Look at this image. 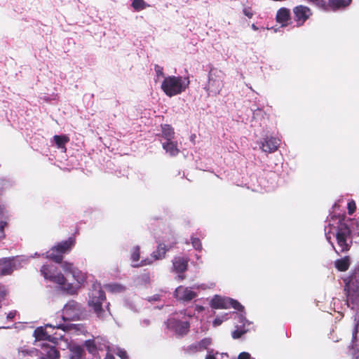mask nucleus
Here are the masks:
<instances>
[{
  "instance_id": "34",
  "label": "nucleus",
  "mask_w": 359,
  "mask_h": 359,
  "mask_svg": "<svg viewBox=\"0 0 359 359\" xmlns=\"http://www.w3.org/2000/svg\"><path fill=\"white\" fill-rule=\"evenodd\" d=\"M191 244L193 247L197 250H202V243L199 238L191 237Z\"/></svg>"
},
{
  "instance_id": "1",
  "label": "nucleus",
  "mask_w": 359,
  "mask_h": 359,
  "mask_svg": "<svg viewBox=\"0 0 359 359\" xmlns=\"http://www.w3.org/2000/svg\"><path fill=\"white\" fill-rule=\"evenodd\" d=\"M190 84L189 76H165L161 83V90L168 97H171L186 91Z\"/></svg>"
},
{
  "instance_id": "33",
  "label": "nucleus",
  "mask_w": 359,
  "mask_h": 359,
  "mask_svg": "<svg viewBox=\"0 0 359 359\" xmlns=\"http://www.w3.org/2000/svg\"><path fill=\"white\" fill-rule=\"evenodd\" d=\"M359 332V327H355L352 330V338H351V347L355 348L357 346L358 342V333Z\"/></svg>"
},
{
  "instance_id": "11",
  "label": "nucleus",
  "mask_w": 359,
  "mask_h": 359,
  "mask_svg": "<svg viewBox=\"0 0 359 359\" xmlns=\"http://www.w3.org/2000/svg\"><path fill=\"white\" fill-rule=\"evenodd\" d=\"M280 144V140L273 137H266L261 142V149L266 153H273L276 151Z\"/></svg>"
},
{
  "instance_id": "30",
  "label": "nucleus",
  "mask_w": 359,
  "mask_h": 359,
  "mask_svg": "<svg viewBox=\"0 0 359 359\" xmlns=\"http://www.w3.org/2000/svg\"><path fill=\"white\" fill-rule=\"evenodd\" d=\"M233 308L239 311L244 310V306L241 305L237 300L229 297L226 309Z\"/></svg>"
},
{
  "instance_id": "13",
  "label": "nucleus",
  "mask_w": 359,
  "mask_h": 359,
  "mask_svg": "<svg viewBox=\"0 0 359 359\" xmlns=\"http://www.w3.org/2000/svg\"><path fill=\"white\" fill-rule=\"evenodd\" d=\"M14 268L13 259L6 257L0 259V277L8 276L13 273Z\"/></svg>"
},
{
  "instance_id": "42",
  "label": "nucleus",
  "mask_w": 359,
  "mask_h": 359,
  "mask_svg": "<svg viewBox=\"0 0 359 359\" xmlns=\"http://www.w3.org/2000/svg\"><path fill=\"white\" fill-rule=\"evenodd\" d=\"M238 359H250V355L247 352H242L238 355Z\"/></svg>"
},
{
  "instance_id": "40",
  "label": "nucleus",
  "mask_w": 359,
  "mask_h": 359,
  "mask_svg": "<svg viewBox=\"0 0 359 359\" xmlns=\"http://www.w3.org/2000/svg\"><path fill=\"white\" fill-rule=\"evenodd\" d=\"M154 70H155L158 77L164 76L163 67H161L158 65H155Z\"/></svg>"
},
{
  "instance_id": "37",
  "label": "nucleus",
  "mask_w": 359,
  "mask_h": 359,
  "mask_svg": "<svg viewBox=\"0 0 359 359\" xmlns=\"http://www.w3.org/2000/svg\"><path fill=\"white\" fill-rule=\"evenodd\" d=\"M347 208H348V215H353V212L356 210V205H355V201L353 200H351V201H349L348 203Z\"/></svg>"
},
{
  "instance_id": "17",
  "label": "nucleus",
  "mask_w": 359,
  "mask_h": 359,
  "mask_svg": "<svg viewBox=\"0 0 359 359\" xmlns=\"http://www.w3.org/2000/svg\"><path fill=\"white\" fill-rule=\"evenodd\" d=\"M173 327L176 333L180 335H184L189 331L190 324L188 321L175 320L173 321Z\"/></svg>"
},
{
  "instance_id": "15",
  "label": "nucleus",
  "mask_w": 359,
  "mask_h": 359,
  "mask_svg": "<svg viewBox=\"0 0 359 359\" xmlns=\"http://www.w3.org/2000/svg\"><path fill=\"white\" fill-rule=\"evenodd\" d=\"M177 242H174L172 245H165V244L160 243L155 251L151 255L154 260H159L165 257L166 252L170 250L173 245L176 244Z\"/></svg>"
},
{
  "instance_id": "47",
  "label": "nucleus",
  "mask_w": 359,
  "mask_h": 359,
  "mask_svg": "<svg viewBox=\"0 0 359 359\" xmlns=\"http://www.w3.org/2000/svg\"><path fill=\"white\" fill-rule=\"evenodd\" d=\"M205 359H216V358L212 354H208L206 355Z\"/></svg>"
},
{
  "instance_id": "46",
  "label": "nucleus",
  "mask_w": 359,
  "mask_h": 359,
  "mask_svg": "<svg viewBox=\"0 0 359 359\" xmlns=\"http://www.w3.org/2000/svg\"><path fill=\"white\" fill-rule=\"evenodd\" d=\"M104 359H115V358L111 353H107Z\"/></svg>"
},
{
  "instance_id": "7",
  "label": "nucleus",
  "mask_w": 359,
  "mask_h": 359,
  "mask_svg": "<svg viewBox=\"0 0 359 359\" xmlns=\"http://www.w3.org/2000/svg\"><path fill=\"white\" fill-rule=\"evenodd\" d=\"M106 300L105 292L101 289H93L90 294L88 305L91 307L98 318H102L104 311L102 304Z\"/></svg>"
},
{
  "instance_id": "3",
  "label": "nucleus",
  "mask_w": 359,
  "mask_h": 359,
  "mask_svg": "<svg viewBox=\"0 0 359 359\" xmlns=\"http://www.w3.org/2000/svg\"><path fill=\"white\" fill-rule=\"evenodd\" d=\"M344 291L346 297V304L352 309H359V272L355 273L345 280Z\"/></svg>"
},
{
  "instance_id": "27",
  "label": "nucleus",
  "mask_w": 359,
  "mask_h": 359,
  "mask_svg": "<svg viewBox=\"0 0 359 359\" xmlns=\"http://www.w3.org/2000/svg\"><path fill=\"white\" fill-rule=\"evenodd\" d=\"M55 267L53 266L43 265L41 269V273L46 279L51 280L54 273Z\"/></svg>"
},
{
  "instance_id": "50",
  "label": "nucleus",
  "mask_w": 359,
  "mask_h": 359,
  "mask_svg": "<svg viewBox=\"0 0 359 359\" xmlns=\"http://www.w3.org/2000/svg\"><path fill=\"white\" fill-rule=\"evenodd\" d=\"M311 1H312L313 3H314L315 4H317L318 2H319L320 0H310Z\"/></svg>"
},
{
  "instance_id": "35",
  "label": "nucleus",
  "mask_w": 359,
  "mask_h": 359,
  "mask_svg": "<svg viewBox=\"0 0 359 359\" xmlns=\"http://www.w3.org/2000/svg\"><path fill=\"white\" fill-rule=\"evenodd\" d=\"M211 344V339L209 338H205L201 340L198 343L200 348L207 349Z\"/></svg>"
},
{
  "instance_id": "16",
  "label": "nucleus",
  "mask_w": 359,
  "mask_h": 359,
  "mask_svg": "<svg viewBox=\"0 0 359 359\" xmlns=\"http://www.w3.org/2000/svg\"><path fill=\"white\" fill-rule=\"evenodd\" d=\"M75 238L69 237L67 241L59 243L55 247L59 250L62 254H67L71 251L75 245Z\"/></svg>"
},
{
  "instance_id": "22",
  "label": "nucleus",
  "mask_w": 359,
  "mask_h": 359,
  "mask_svg": "<svg viewBox=\"0 0 359 359\" xmlns=\"http://www.w3.org/2000/svg\"><path fill=\"white\" fill-rule=\"evenodd\" d=\"M46 257L51 259L55 263H62L63 259V254L59 251L55 247H53L50 251L46 252Z\"/></svg>"
},
{
  "instance_id": "49",
  "label": "nucleus",
  "mask_w": 359,
  "mask_h": 359,
  "mask_svg": "<svg viewBox=\"0 0 359 359\" xmlns=\"http://www.w3.org/2000/svg\"><path fill=\"white\" fill-rule=\"evenodd\" d=\"M178 274H179V275H178V277H179V278H180L181 280H184V279L185 278V276H184L183 273H178Z\"/></svg>"
},
{
  "instance_id": "14",
  "label": "nucleus",
  "mask_w": 359,
  "mask_h": 359,
  "mask_svg": "<svg viewBox=\"0 0 359 359\" xmlns=\"http://www.w3.org/2000/svg\"><path fill=\"white\" fill-rule=\"evenodd\" d=\"M188 257H177L172 261L174 271L177 273H184L188 268Z\"/></svg>"
},
{
  "instance_id": "25",
  "label": "nucleus",
  "mask_w": 359,
  "mask_h": 359,
  "mask_svg": "<svg viewBox=\"0 0 359 359\" xmlns=\"http://www.w3.org/2000/svg\"><path fill=\"white\" fill-rule=\"evenodd\" d=\"M161 137L166 141L172 140L175 138L174 129L170 125L162 126Z\"/></svg>"
},
{
  "instance_id": "45",
  "label": "nucleus",
  "mask_w": 359,
  "mask_h": 359,
  "mask_svg": "<svg viewBox=\"0 0 359 359\" xmlns=\"http://www.w3.org/2000/svg\"><path fill=\"white\" fill-rule=\"evenodd\" d=\"M355 323L354 325L355 327H359V312L357 313L355 318Z\"/></svg>"
},
{
  "instance_id": "19",
  "label": "nucleus",
  "mask_w": 359,
  "mask_h": 359,
  "mask_svg": "<svg viewBox=\"0 0 359 359\" xmlns=\"http://www.w3.org/2000/svg\"><path fill=\"white\" fill-rule=\"evenodd\" d=\"M229 297H222L219 295H215L212 299L210 302V306L212 309H226V306L228 304Z\"/></svg>"
},
{
  "instance_id": "39",
  "label": "nucleus",
  "mask_w": 359,
  "mask_h": 359,
  "mask_svg": "<svg viewBox=\"0 0 359 359\" xmlns=\"http://www.w3.org/2000/svg\"><path fill=\"white\" fill-rule=\"evenodd\" d=\"M327 1L328 0H320L316 5L324 10H330L327 5Z\"/></svg>"
},
{
  "instance_id": "12",
  "label": "nucleus",
  "mask_w": 359,
  "mask_h": 359,
  "mask_svg": "<svg viewBox=\"0 0 359 359\" xmlns=\"http://www.w3.org/2000/svg\"><path fill=\"white\" fill-rule=\"evenodd\" d=\"M140 246L137 245L133 248L132 252H131V257L130 259L133 262H135L132 264L133 267L137 268L146 265L151 264L153 261L149 260V259H142V261L140 260Z\"/></svg>"
},
{
  "instance_id": "4",
  "label": "nucleus",
  "mask_w": 359,
  "mask_h": 359,
  "mask_svg": "<svg viewBox=\"0 0 359 359\" xmlns=\"http://www.w3.org/2000/svg\"><path fill=\"white\" fill-rule=\"evenodd\" d=\"M351 230L348 225L344 222L339 221L337 226L336 239L339 250L335 249L334 244L331 243L337 254L344 253L349 251L353 244Z\"/></svg>"
},
{
  "instance_id": "10",
  "label": "nucleus",
  "mask_w": 359,
  "mask_h": 359,
  "mask_svg": "<svg viewBox=\"0 0 359 359\" xmlns=\"http://www.w3.org/2000/svg\"><path fill=\"white\" fill-rule=\"evenodd\" d=\"M293 13L294 15V20L296 21L298 27L302 26L312 15L310 8L302 5L295 6L293 8Z\"/></svg>"
},
{
  "instance_id": "20",
  "label": "nucleus",
  "mask_w": 359,
  "mask_h": 359,
  "mask_svg": "<svg viewBox=\"0 0 359 359\" xmlns=\"http://www.w3.org/2000/svg\"><path fill=\"white\" fill-rule=\"evenodd\" d=\"M163 148L171 156H175L180 153V149L177 147V142L172 140L166 141L162 143Z\"/></svg>"
},
{
  "instance_id": "48",
  "label": "nucleus",
  "mask_w": 359,
  "mask_h": 359,
  "mask_svg": "<svg viewBox=\"0 0 359 359\" xmlns=\"http://www.w3.org/2000/svg\"><path fill=\"white\" fill-rule=\"evenodd\" d=\"M196 310L198 311H202L204 310V307L202 306H196Z\"/></svg>"
},
{
  "instance_id": "26",
  "label": "nucleus",
  "mask_w": 359,
  "mask_h": 359,
  "mask_svg": "<svg viewBox=\"0 0 359 359\" xmlns=\"http://www.w3.org/2000/svg\"><path fill=\"white\" fill-rule=\"evenodd\" d=\"M50 281L61 285V287L65 290H69V287H65L67 280H66L65 277L64 276V275L61 273H57V274H53V277H51ZM68 286H69V285H68Z\"/></svg>"
},
{
  "instance_id": "2",
  "label": "nucleus",
  "mask_w": 359,
  "mask_h": 359,
  "mask_svg": "<svg viewBox=\"0 0 359 359\" xmlns=\"http://www.w3.org/2000/svg\"><path fill=\"white\" fill-rule=\"evenodd\" d=\"M41 348V351L34 348L21 349L18 352V357L20 359H60V351L55 346L43 343Z\"/></svg>"
},
{
  "instance_id": "31",
  "label": "nucleus",
  "mask_w": 359,
  "mask_h": 359,
  "mask_svg": "<svg viewBox=\"0 0 359 359\" xmlns=\"http://www.w3.org/2000/svg\"><path fill=\"white\" fill-rule=\"evenodd\" d=\"M83 353V349L81 346H74L72 349L70 359H81Z\"/></svg>"
},
{
  "instance_id": "32",
  "label": "nucleus",
  "mask_w": 359,
  "mask_h": 359,
  "mask_svg": "<svg viewBox=\"0 0 359 359\" xmlns=\"http://www.w3.org/2000/svg\"><path fill=\"white\" fill-rule=\"evenodd\" d=\"M132 6L135 11H139L146 8V3L144 0H133Z\"/></svg>"
},
{
  "instance_id": "24",
  "label": "nucleus",
  "mask_w": 359,
  "mask_h": 359,
  "mask_svg": "<svg viewBox=\"0 0 359 359\" xmlns=\"http://www.w3.org/2000/svg\"><path fill=\"white\" fill-rule=\"evenodd\" d=\"M54 142L58 149H64L65 151H66L67 148L65 144L69 142V138L68 136L63 135H54L53 137Z\"/></svg>"
},
{
  "instance_id": "6",
  "label": "nucleus",
  "mask_w": 359,
  "mask_h": 359,
  "mask_svg": "<svg viewBox=\"0 0 359 359\" xmlns=\"http://www.w3.org/2000/svg\"><path fill=\"white\" fill-rule=\"evenodd\" d=\"M85 315V309L82 305L74 300L69 301L62 309L63 320H79Z\"/></svg>"
},
{
  "instance_id": "43",
  "label": "nucleus",
  "mask_w": 359,
  "mask_h": 359,
  "mask_svg": "<svg viewBox=\"0 0 359 359\" xmlns=\"http://www.w3.org/2000/svg\"><path fill=\"white\" fill-rule=\"evenodd\" d=\"M6 222H1L0 223V238L2 236L1 235L4 234V228L6 226Z\"/></svg>"
},
{
  "instance_id": "44",
  "label": "nucleus",
  "mask_w": 359,
  "mask_h": 359,
  "mask_svg": "<svg viewBox=\"0 0 359 359\" xmlns=\"http://www.w3.org/2000/svg\"><path fill=\"white\" fill-rule=\"evenodd\" d=\"M222 323V320L220 318H215L213 321L214 326H219Z\"/></svg>"
},
{
  "instance_id": "21",
  "label": "nucleus",
  "mask_w": 359,
  "mask_h": 359,
  "mask_svg": "<svg viewBox=\"0 0 359 359\" xmlns=\"http://www.w3.org/2000/svg\"><path fill=\"white\" fill-rule=\"evenodd\" d=\"M352 0H328L327 5L332 11L344 8L349 6Z\"/></svg>"
},
{
  "instance_id": "52",
  "label": "nucleus",
  "mask_w": 359,
  "mask_h": 359,
  "mask_svg": "<svg viewBox=\"0 0 359 359\" xmlns=\"http://www.w3.org/2000/svg\"><path fill=\"white\" fill-rule=\"evenodd\" d=\"M356 359H359V358H357Z\"/></svg>"
},
{
  "instance_id": "28",
  "label": "nucleus",
  "mask_w": 359,
  "mask_h": 359,
  "mask_svg": "<svg viewBox=\"0 0 359 359\" xmlns=\"http://www.w3.org/2000/svg\"><path fill=\"white\" fill-rule=\"evenodd\" d=\"M85 346L87 351L93 355H95L97 353V346L93 339H88L85 341Z\"/></svg>"
},
{
  "instance_id": "23",
  "label": "nucleus",
  "mask_w": 359,
  "mask_h": 359,
  "mask_svg": "<svg viewBox=\"0 0 359 359\" xmlns=\"http://www.w3.org/2000/svg\"><path fill=\"white\" fill-rule=\"evenodd\" d=\"M335 267L339 271H346L350 266L349 257L346 256L341 259H337L334 262Z\"/></svg>"
},
{
  "instance_id": "9",
  "label": "nucleus",
  "mask_w": 359,
  "mask_h": 359,
  "mask_svg": "<svg viewBox=\"0 0 359 359\" xmlns=\"http://www.w3.org/2000/svg\"><path fill=\"white\" fill-rule=\"evenodd\" d=\"M174 297L180 302H189L197 297V293L187 287L180 285L175 289Z\"/></svg>"
},
{
  "instance_id": "36",
  "label": "nucleus",
  "mask_w": 359,
  "mask_h": 359,
  "mask_svg": "<svg viewBox=\"0 0 359 359\" xmlns=\"http://www.w3.org/2000/svg\"><path fill=\"white\" fill-rule=\"evenodd\" d=\"M246 332V330L243 328H237L236 330H234L232 332V337L233 339H238L240 338L243 334H244Z\"/></svg>"
},
{
  "instance_id": "38",
  "label": "nucleus",
  "mask_w": 359,
  "mask_h": 359,
  "mask_svg": "<svg viewBox=\"0 0 359 359\" xmlns=\"http://www.w3.org/2000/svg\"><path fill=\"white\" fill-rule=\"evenodd\" d=\"M243 13L248 18H252V16L254 15V13L252 11L251 7H248V6L244 7L243 9Z\"/></svg>"
},
{
  "instance_id": "51",
  "label": "nucleus",
  "mask_w": 359,
  "mask_h": 359,
  "mask_svg": "<svg viewBox=\"0 0 359 359\" xmlns=\"http://www.w3.org/2000/svg\"><path fill=\"white\" fill-rule=\"evenodd\" d=\"M252 28H253L254 29H257V27H256L255 25H252Z\"/></svg>"
},
{
  "instance_id": "41",
  "label": "nucleus",
  "mask_w": 359,
  "mask_h": 359,
  "mask_svg": "<svg viewBox=\"0 0 359 359\" xmlns=\"http://www.w3.org/2000/svg\"><path fill=\"white\" fill-rule=\"evenodd\" d=\"M117 355L121 358V359H127L128 358V354L127 352L124 350H118Z\"/></svg>"
},
{
  "instance_id": "18",
  "label": "nucleus",
  "mask_w": 359,
  "mask_h": 359,
  "mask_svg": "<svg viewBox=\"0 0 359 359\" xmlns=\"http://www.w3.org/2000/svg\"><path fill=\"white\" fill-rule=\"evenodd\" d=\"M276 21L283 26H286L287 21L290 19V11L288 8H281L278 10L276 17Z\"/></svg>"
},
{
  "instance_id": "29",
  "label": "nucleus",
  "mask_w": 359,
  "mask_h": 359,
  "mask_svg": "<svg viewBox=\"0 0 359 359\" xmlns=\"http://www.w3.org/2000/svg\"><path fill=\"white\" fill-rule=\"evenodd\" d=\"M62 267L65 272L72 273L73 276H76V274L79 273V270L72 263L64 262Z\"/></svg>"
},
{
  "instance_id": "5",
  "label": "nucleus",
  "mask_w": 359,
  "mask_h": 359,
  "mask_svg": "<svg viewBox=\"0 0 359 359\" xmlns=\"http://www.w3.org/2000/svg\"><path fill=\"white\" fill-rule=\"evenodd\" d=\"M61 329L63 331L67 330L68 327L65 324H46L44 327H39L34 331V336L37 341H48L54 344H57L58 337L54 336L55 329Z\"/></svg>"
},
{
  "instance_id": "8",
  "label": "nucleus",
  "mask_w": 359,
  "mask_h": 359,
  "mask_svg": "<svg viewBox=\"0 0 359 359\" xmlns=\"http://www.w3.org/2000/svg\"><path fill=\"white\" fill-rule=\"evenodd\" d=\"M218 72L215 69H212L208 75V82L206 86V90L210 95V93H212L214 95H217L223 88V81L216 74Z\"/></svg>"
}]
</instances>
